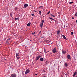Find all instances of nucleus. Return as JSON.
<instances>
[{
    "label": "nucleus",
    "instance_id": "obj_1",
    "mask_svg": "<svg viewBox=\"0 0 77 77\" xmlns=\"http://www.w3.org/2000/svg\"><path fill=\"white\" fill-rule=\"evenodd\" d=\"M41 55H38V56L36 57L35 60L36 61H37V60H38L39 59V58H41Z\"/></svg>",
    "mask_w": 77,
    "mask_h": 77
},
{
    "label": "nucleus",
    "instance_id": "obj_2",
    "mask_svg": "<svg viewBox=\"0 0 77 77\" xmlns=\"http://www.w3.org/2000/svg\"><path fill=\"white\" fill-rule=\"evenodd\" d=\"M30 72V70H29V69H27L25 72V74H28V73H29Z\"/></svg>",
    "mask_w": 77,
    "mask_h": 77
},
{
    "label": "nucleus",
    "instance_id": "obj_3",
    "mask_svg": "<svg viewBox=\"0 0 77 77\" xmlns=\"http://www.w3.org/2000/svg\"><path fill=\"white\" fill-rule=\"evenodd\" d=\"M11 76L12 77H16L17 75L15 73H14L13 74H11Z\"/></svg>",
    "mask_w": 77,
    "mask_h": 77
},
{
    "label": "nucleus",
    "instance_id": "obj_4",
    "mask_svg": "<svg viewBox=\"0 0 77 77\" xmlns=\"http://www.w3.org/2000/svg\"><path fill=\"white\" fill-rule=\"evenodd\" d=\"M52 51L54 53H55L56 52V48H54L53 50H52Z\"/></svg>",
    "mask_w": 77,
    "mask_h": 77
},
{
    "label": "nucleus",
    "instance_id": "obj_5",
    "mask_svg": "<svg viewBox=\"0 0 77 77\" xmlns=\"http://www.w3.org/2000/svg\"><path fill=\"white\" fill-rule=\"evenodd\" d=\"M62 53L63 54H66V51H63V50H62Z\"/></svg>",
    "mask_w": 77,
    "mask_h": 77
},
{
    "label": "nucleus",
    "instance_id": "obj_6",
    "mask_svg": "<svg viewBox=\"0 0 77 77\" xmlns=\"http://www.w3.org/2000/svg\"><path fill=\"white\" fill-rule=\"evenodd\" d=\"M67 57L68 59H71V56H70V55H69V54L67 55Z\"/></svg>",
    "mask_w": 77,
    "mask_h": 77
},
{
    "label": "nucleus",
    "instance_id": "obj_7",
    "mask_svg": "<svg viewBox=\"0 0 77 77\" xmlns=\"http://www.w3.org/2000/svg\"><path fill=\"white\" fill-rule=\"evenodd\" d=\"M24 6L25 8H27V7L28 6V4H26L24 5Z\"/></svg>",
    "mask_w": 77,
    "mask_h": 77
},
{
    "label": "nucleus",
    "instance_id": "obj_8",
    "mask_svg": "<svg viewBox=\"0 0 77 77\" xmlns=\"http://www.w3.org/2000/svg\"><path fill=\"white\" fill-rule=\"evenodd\" d=\"M77 74V72H75L74 73L73 77H75V75Z\"/></svg>",
    "mask_w": 77,
    "mask_h": 77
},
{
    "label": "nucleus",
    "instance_id": "obj_9",
    "mask_svg": "<svg viewBox=\"0 0 77 77\" xmlns=\"http://www.w3.org/2000/svg\"><path fill=\"white\" fill-rule=\"evenodd\" d=\"M60 33V30H59L57 32V35H59V34Z\"/></svg>",
    "mask_w": 77,
    "mask_h": 77
},
{
    "label": "nucleus",
    "instance_id": "obj_10",
    "mask_svg": "<svg viewBox=\"0 0 77 77\" xmlns=\"http://www.w3.org/2000/svg\"><path fill=\"white\" fill-rule=\"evenodd\" d=\"M62 36H63V39H65L66 40V39H66V38L65 36V35H62Z\"/></svg>",
    "mask_w": 77,
    "mask_h": 77
},
{
    "label": "nucleus",
    "instance_id": "obj_11",
    "mask_svg": "<svg viewBox=\"0 0 77 77\" xmlns=\"http://www.w3.org/2000/svg\"><path fill=\"white\" fill-rule=\"evenodd\" d=\"M40 61H41L42 62L44 61V59H43L42 57L41 58H40Z\"/></svg>",
    "mask_w": 77,
    "mask_h": 77
},
{
    "label": "nucleus",
    "instance_id": "obj_12",
    "mask_svg": "<svg viewBox=\"0 0 77 77\" xmlns=\"http://www.w3.org/2000/svg\"><path fill=\"white\" fill-rule=\"evenodd\" d=\"M19 53H16V57H17V56H19Z\"/></svg>",
    "mask_w": 77,
    "mask_h": 77
},
{
    "label": "nucleus",
    "instance_id": "obj_13",
    "mask_svg": "<svg viewBox=\"0 0 77 77\" xmlns=\"http://www.w3.org/2000/svg\"><path fill=\"white\" fill-rule=\"evenodd\" d=\"M40 26V27H41V28H42V26H43V23H41Z\"/></svg>",
    "mask_w": 77,
    "mask_h": 77
},
{
    "label": "nucleus",
    "instance_id": "obj_14",
    "mask_svg": "<svg viewBox=\"0 0 77 77\" xmlns=\"http://www.w3.org/2000/svg\"><path fill=\"white\" fill-rule=\"evenodd\" d=\"M64 65L65 66H66V67H67V66H68V64L66 63H65L64 64Z\"/></svg>",
    "mask_w": 77,
    "mask_h": 77
},
{
    "label": "nucleus",
    "instance_id": "obj_15",
    "mask_svg": "<svg viewBox=\"0 0 77 77\" xmlns=\"http://www.w3.org/2000/svg\"><path fill=\"white\" fill-rule=\"evenodd\" d=\"M39 14L40 15H41V11H39Z\"/></svg>",
    "mask_w": 77,
    "mask_h": 77
},
{
    "label": "nucleus",
    "instance_id": "obj_16",
    "mask_svg": "<svg viewBox=\"0 0 77 77\" xmlns=\"http://www.w3.org/2000/svg\"><path fill=\"white\" fill-rule=\"evenodd\" d=\"M51 16H52L53 17H55V16H54V15H53L52 14H51Z\"/></svg>",
    "mask_w": 77,
    "mask_h": 77
},
{
    "label": "nucleus",
    "instance_id": "obj_17",
    "mask_svg": "<svg viewBox=\"0 0 77 77\" xmlns=\"http://www.w3.org/2000/svg\"><path fill=\"white\" fill-rule=\"evenodd\" d=\"M30 26V23H28L27 24V26H28V27H29Z\"/></svg>",
    "mask_w": 77,
    "mask_h": 77
},
{
    "label": "nucleus",
    "instance_id": "obj_18",
    "mask_svg": "<svg viewBox=\"0 0 77 77\" xmlns=\"http://www.w3.org/2000/svg\"><path fill=\"white\" fill-rule=\"evenodd\" d=\"M44 20H43L42 21V23H42V24H43V23H44Z\"/></svg>",
    "mask_w": 77,
    "mask_h": 77
},
{
    "label": "nucleus",
    "instance_id": "obj_19",
    "mask_svg": "<svg viewBox=\"0 0 77 77\" xmlns=\"http://www.w3.org/2000/svg\"><path fill=\"white\" fill-rule=\"evenodd\" d=\"M9 40H8L6 41V43H8V42H9Z\"/></svg>",
    "mask_w": 77,
    "mask_h": 77
},
{
    "label": "nucleus",
    "instance_id": "obj_20",
    "mask_svg": "<svg viewBox=\"0 0 77 77\" xmlns=\"http://www.w3.org/2000/svg\"><path fill=\"white\" fill-rule=\"evenodd\" d=\"M10 16H11V17H12V13H10Z\"/></svg>",
    "mask_w": 77,
    "mask_h": 77
},
{
    "label": "nucleus",
    "instance_id": "obj_21",
    "mask_svg": "<svg viewBox=\"0 0 77 77\" xmlns=\"http://www.w3.org/2000/svg\"><path fill=\"white\" fill-rule=\"evenodd\" d=\"M49 18L50 19H51V20H54V19H53L52 18H51V17H49Z\"/></svg>",
    "mask_w": 77,
    "mask_h": 77
},
{
    "label": "nucleus",
    "instance_id": "obj_22",
    "mask_svg": "<svg viewBox=\"0 0 77 77\" xmlns=\"http://www.w3.org/2000/svg\"><path fill=\"white\" fill-rule=\"evenodd\" d=\"M48 62L47 61H46V62H45V63H46V65H47V64H48Z\"/></svg>",
    "mask_w": 77,
    "mask_h": 77
},
{
    "label": "nucleus",
    "instance_id": "obj_23",
    "mask_svg": "<svg viewBox=\"0 0 77 77\" xmlns=\"http://www.w3.org/2000/svg\"><path fill=\"white\" fill-rule=\"evenodd\" d=\"M15 9L16 10H17V9H18V8H17V7H15Z\"/></svg>",
    "mask_w": 77,
    "mask_h": 77
},
{
    "label": "nucleus",
    "instance_id": "obj_24",
    "mask_svg": "<svg viewBox=\"0 0 77 77\" xmlns=\"http://www.w3.org/2000/svg\"><path fill=\"white\" fill-rule=\"evenodd\" d=\"M41 31H40L39 33L38 34V35H40V34H41Z\"/></svg>",
    "mask_w": 77,
    "mask_h": 77
},
{
    "label": "nucleus",
    "instance_id": "obj_25",
    "mask_svg": "<svg viewBox=\"0 0 77 77\" xmlns=\"http://www.w3.org/2000/svg\"><path fill=\"white\" fill-rule=\"evenodd\" d=\"M72 3H73V2H69V4H72Z\"/></svg>",
    "mask_w": 77,
    "mask_h": 77
},
{
    "label": "nucleus",
    "instance_id": "obj_26",
    "mask_svg": "<svg viewBox=\"0 0 77 77\" xmlns=\"http://www.w3.org/2000/svg\"><path fill=\"white\" fill-rule=\"evenodd\" d=\"M20 59V57L19 56L17 57V59Z\"/></svg>",
    "mask_w": 77,
    "mask_h": 77
},
{
    "label": "nucleus",
    "instance_id": "obj_27",
    "mask_svg": "<svg viewBox=\"0 0 77 77\" xmlns=\"http://www.w3.org/2000/svg\"><path fill=\"white\" fill-rule=\"evenodd\" d=\"M15 20H19V19H18V18H15Z\"/></svg>",
    "mask_w": 77,
    "mask_h": 77
},
{
    "label": "nucleus",
    "instance_id": "obj_28",
    "mask_svg": "<svg viewBox=\"0 0 77 77\" xmlns=\"http://www.w3.org/2000/svg\"><path fill=\"white\" fill-rule=\"evenodd\" d=\"M71 33L72 34V35H73V32H71Z\"/></svg>",
    "mask_w": 77,
    "mask_h": 77
},
{
    "label": "nucleus",
    "instance_id": "obj_29",
    "mask_svg": "<svg viewBox=\"0 0 77 77\" xmlns=\"http://www.w3.org/2000/svg\"><path fill=\"white\" fill-rule=\"evenodd\" d=\"M34 34H35V32H34L32 33V35H34Z\"/></svg>",
    "mask_w": 77,
    "mask_h": 77
},
{
    "label": "nucleus",
    "instance_id": "obj_30",
    "mask_svg": "<svg viewBox=\"0 0 77 77\" xmlns=\"http://www.w3.org/2000/svg\"><path fill=\"white\" fill-rule=\"evenodd\" d=\"M75 16H77V13H76L75 14Z\"/></svg>",
    "mask_w": 77,
    "mask_h": 77
},
{
    "label": "nucleus",
    "instance_id": "obj_31",
    "mask_svg": "<svg viewBox=\"0 0 77 77\" xmlns=\"http://www.w3.org/2000/svg\"><path fill=\"white\" fill-rule=\"evenodd\" d=\"M49 51H47L46 52H45V53H47Z\"/></svg>",
    "mask_w": 77,
    "mask_h": 77
},
{
    "label": "nucleus",
    "instance_id": "obj_32",
    "mask_svg": "<svg viewBox=\"0 0 77 77\" xmlns=\"http://www.w3.org/2000/svg\"><path fill=\"white\" fill-rule=\"evenodd\" d=\"M10 39H11L10 38H9L7 39V40L9 41V40H10Z\"/></svg>",
    "mask_w": 77,
    "mask_h": 77
},
{
    "label": "nucleus",
    "instance_id": "obj_33",
    "mask_svg": "<svg viewBox=\"0 0 77 77\" xmlns=\"http://www.w3.org/2000/svg\"><path fill=\"white\" fill-rule=\"evenodd\" d=\"M31 15H32V16H34V14H32Z\"/></svg>",
    "mask_w": 77,
    "mask_h": 77
},
{
    "label": "nucleus",
    "instance_id": "obj_34",
    "mask_svg": "<svg viewBox=\"0 0 77 77\" xmlns=\"http://www.w3.org/2000/svg\"><path fill=\"white\" fill-rule=\"evenodd\" d=\"M72 19H74V17H73L72 18Z\"/></svg>",
    "mask_w": 77,
    "mask_h": 77
},
{
    "label": "nucleus",
    "instance_id": "obj_35",
    "mask_svg": "<svg viewBox=\"0 0 77 77\" xmlns=\"http://www.w3.org/2000/svg\"><path fill=\"white\" fill-rule=\"evenodd\" d=\"M48 14H49V12H48V13L47 14V15H48Z\"/></svg>",
    "mask_w": 77,
    "mask_h": 77
},
{
    "label": "nucleus",
    "instance_id": "obj_36",
    "mask_svg": "<svg viewBox=\"0 0 77 77\" xmlns=\"http://www.w3.org/2000/svg\"><path fill=\"white\" fill-rule=\"evenodd\" d=\"M41 7H42V6H40L39 7V8H41Z\"/></svg>",
    "mask_w": 77,
    "mask_h": 77
},
{
    "label": "nucleus",
    "instance_id": "obj_37",
    "mask_svg": "<svg viewBox=\"0 0 77 77\" xmlns=\"http://www.w3.org/2000/svg\"><path fill=\"white\" fill-rule=\"evenodd\" d=\"M35 75H38V74H35Z\"/></svg>",
    "mask_w": 77,
    "mask_h": 77
},
{
    "label": "nucleus",
    "instance_id": "obj_38",
    "mask_svg": "<svg viewBox=\"0 0 77 77\" xmlns=\"http://www.w3.org/2000/svg\"><path fill=\"white\" fill-rule=\"evenodd\" d=\"M34 11L35 12H36V11Z\"/></svg>",
    "mask_w": 77,
    "mask_h": 77
},
{
    "label": "nucleus",
    "instance_id": "obj_39",
    "mask_svg": "<svg viewBox=\"0 0 77 77\" xmlns=\"http://www.w3.org/2000/svg\"><path fill=\"white\" fill-rule=\"evenodd\" d=\"M61 77H63V76H62V75L61 76Z\"/></svg>",
    "mask_w": 77,
    "mask_h": 77
},
{
    "label": "nucleus",
    "instance_id": "obj_40",
    "mask_svg": "<svg viewBox=\"0 0 77 77\" xmlns=\"http://www.w3.org/2000/svg\"><path fill=\"white\" fill-rule=\"evenodd\" d=\"M46 51H45L44 52H45Z\"/></svg>",
    "mask_w": 77,
    "mask_h": 77
},
{
    "label": "nucleus",
    "instance_id": "obj_41",
    "mask_svg": "<svg viewBox=\"0 0 77 77\" xmlns=\"http://www.w3.org/2000/svg\"><path fill=\"white\" fill-rule=\"evenodd\" d=\"M49 12V13H50V11H49V12Z\"/></svg>",
    "mask_w": 77,
    "mask_h": 77
},
{
    "label": "nucleus",
    "instance_id": "obj_42",
    "mask_svg": "<svg viewBox=\"0 0 77 77\" xmlns=\"http://www.w3.org/2000/svg\"><path fill=\"white\" fill-rule=\"evenodd\" d=\"M5 63H6L5 62H4Z\"/></svg>",
    "mask_w": 77,
    "mask_h": 77
},
{
    "label": "nucleus",
    "instance_id": "obj_43",
    "mask_svg": "<svg viewBox=\"0 0 77 77\" xmlns=\"http://www.w3.org/2000/svg\"><path fill=\"white\" fill-rule=\"evenodd\" d=\"M5 60H6V59H5Z\"/></svg>",
    "mask_w": 77,
    "mask_h": 77
},
{
    "label": "nucleus",
    "instance_id": "obj_44",
    "mask_svg": "<svg viewBox=\"0 0 77 77\" xmlns=\"http://www.w3.org/2000/svg\"><path fill=\"white\" fill-rule=\"evenodd\" d=\"M5 60H6V59H5Z\"/></svg>",
    "mask_w": 77,
    "mask_h": 77
},
{
    "label": "nucleus",
    "instance_id": "obj_45",
    "mask_svg": "<svg viewBox=\"0 0 77 77\" xmlns=\"http://www.w3.org/2000/svg\"><path fill=\"white\" fill-rule=\"evenodd\" d=\"M75 77H77V76H75Z\"/></svg>",
    "mask_w": 77,
    "mask_h": 77
},
{
    "label": "nucleus",
    "instance_id": "obj_46",
    "mask_svg": "<svg viewBox=\"0 0 77 77\" xmlns=\"http://www.w3.org/2000/svg\"><path fill=\"white\" fill-rule=\"evenodd\" d=\"M0 45H1V44H0Z\"/></svg>",
    "mask_w": 77,
    "mask_h": 77
}]
</instances>
